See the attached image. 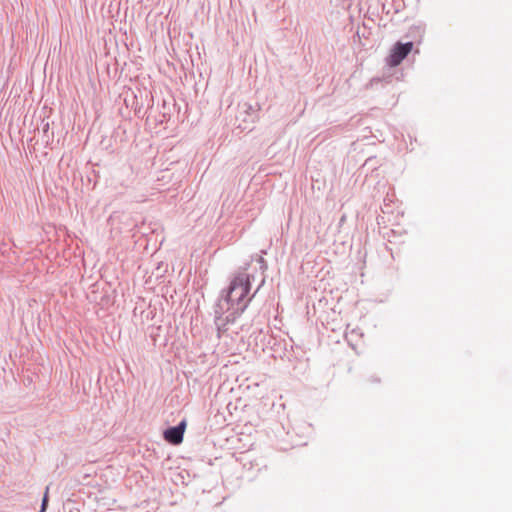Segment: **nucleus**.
I'll use <instances>...</instances> for the list:
<instances>
[{"instance_id":"obj_10","label":"nucleus","mask_w":512,"mask_h":512,"mask_svg":"<svg viewBox=\"0 0 512 512\" xmlns=\"http://www.w3.org/2000/svg\"><path fill=\"white\" fill-rule=\"evenodd\" d=\"M259 290H260V287H257L256 291H254V294L250 298L252 299L254 297V295L257 294V291H259Z\"/></svg>"},{"instance_id":"obj_5","label":"nucleus","mask_w":512,"mask_h":512,"mask_svg":"<svg viewBox=\"0 0 512 512\" xmlns=\"http://www.w3.org/2000/svg\"><path fill=\"white\" fill-rule=\"evenodd\" d=\"M48 490H49V488L47 487L46 491L44 493V496L42 498V502H41V506H40V511L39 512H45L46 509H47V506H48Z\"/></svg>"},{"instance_id":"obj_8","label":"nucleus","mask_w":512,"mask_h":512,"mask_svg":"<svg viewBox=\"0 0 512 512\" xmlns=\"http://www.w3.org/2000/svg\"><path fill=\"white\" fill-rule=\"evenodd\" d=\"M259 290H260V287H257L256 291H254V294L250 298L252 299L254 297V295L257 294V291H259Z\"/></svg>"},{"instance_id":"obj_9","label":"nucleus","mask_w":512,"mask_h":512,"mask_svg":"<svg viewBox=\"0 0 512 512\" xmlns=\"http://www.w3.org/2000/svg\"><path fill=\"white\" fill-rule=\"evenodd\" d=\"M259 290H260V287H257L256 291H254V294L250 298L252 299L254 297V295L257 294V291H259Z\"/></svg>"},{"instance_id":"obj_1","label":"nucleus","mask_w":512,"mask_h":512,"mask_svg":"<svg viewBox=\"0 0 512 512\" xmlns=\"http://www.w3.org/2000/svg\"><path fill=\"white\" fill-rule=\"evenodd\" d=\"M251 289L250 275L239 273L236 275L226 291L214 305V323L218 332L225 330V326L234 323L246 310L251 298H246Z\"/></svg>"},{"instance_id":"obj_3","label":"nucleus","mask_w":512,"mask_h":512,"mask_svg":"<svg viewBox=\"0 0 512 512\" xmlns=\"http://www.w3.org/2000/svg\"><path fill=\"white\" fill-rule=\"evenodd\" d=\"M186 429V421L182 420L175 426H170L163 432L166 442L172 445H179L183 442L184 432Z\"/></svg>"},{"instance_id":"obj_11","label":"nucleus","mask_w":512,"mask_h":512,"mask_svg":"<svg viewBox=\"0 0 512 512\" xmlns=\"http://www.w3.org/2000/svg\"><path fill=\"white\" fill-rule=\"evenodd\" d=\"M372 381H373V382H379V379L374 378Z\"/></svg>"},{"instance_id":"obj_2","label":"nucleus","mask_w":512,"mask_h":512,"mask_svg":"<svg viewBox=\"0 0 512 512\" xmlns=\"http://www.w3.org/2000/svg\"><path fill=\"white\" fill-rule=\"evenodd\" d=\"M413 42H396L392 47L389 56L387 57V64L390 67H396L408 56L413 49Z\"/></svg>"},{"instance_id":"obj_6","label":"nucleus","mask_w":512,"mask_h":512,"mask_svg":"<svg viewBox=\"0 0 512 512\" xmlns=\"http://www.w3.org/2000/svg\"><path fill=\"white\" fill-rule=\"evenodd\" d=\"M257 261L260 264V268L261 269H263V270L267 269V263H266V261L264 260V258L262 256H259L257 258Z\"/></svg>"},{"instance_id":"obj_7","label":"nucleus","mask_w":512,"mask_h":512,"mask_svg":"<svg viewBox=\"0 0 512 512\" xmlns=\"http://www.w3.org/2000/svg\"><path fill=\"white\" fill-rule=\"evenodd\" d=\"M42 129H43V132L46 133L49 129V123L48 122L44 123Z\"/></svg>"},{"instance_id":"obj_4","label":"nucleus","mask_w":512,"mask_h":512,"mask_svg":"<svg viewBox=\"0 0 512 512\" xmlns=\"http://www.w3.org/2000/svg\"><path fill=\"white\" fill-rule=\"evenodd\" d=\"M242 108L243 111L251 117V121H254V119L257 117V110L254 109L252 105L247 103H244Z\"/></svg>"}]
</instances>
